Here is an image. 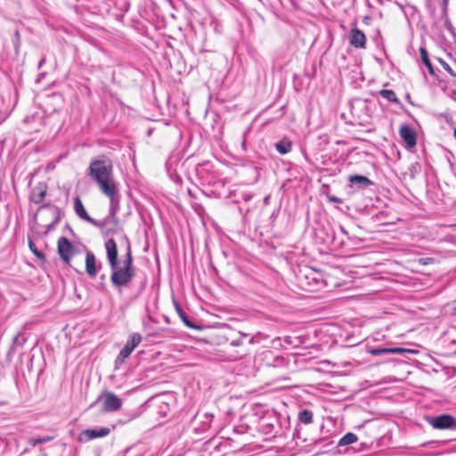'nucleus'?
Here are the masks:
<instances>
[{
  "label": "nucleus",
  "mask_w": 456,
  "mask_h": 456,
  "mask_svg": "<svg viewBox=\"0 0 456 456\" xmlns=\"http://www.w3.org/2000/svg\"><path fill=\"white\" fill-rule=\"evenodd\" d=\"M57 222H58V218H55V220H54L52 224H47V225H46V231H45V232H48L49 231H51V230L54 227V225H55V224H56Z\"/></svg>",
  "instance_id": "27"
},
{
  "label": "nucleus",
  "mask_w": 456,
  "mask_h": 456,
  "mask_svg": "<svg viewBox=\"0 0 456 456\" xmlns=\"http://www.w3.org/2000/svg\"><path fill=\"white\" fill-rule=\"evenodd\" d=\"M176 309H177V312L179 313L180 316L182 317L183 322L185 323V325L188 327H192L190 321L186 317V314L183 312V310L177 305H176Z\"/></svg>",
  "instance_id": "24"
},
{
  "label": "nucleus",
  "mask_w": 456,
  "mask_h": 456,
  "mask_svg": "<svg viewBox=\"0 0 456 456\" xmlns=\"http://www.w3.org/2000/svg\"><path fill=\"white\" fill-rule=\"evenodd\" d=\"M46 194V185L45 183H38L36 185L31 192L30 200L36 204L41 203Z\"/></svg>",
  "instance_id": "11"
},
{
  "label": "nucleus",
  "mask_w": 456,
  "mask_h": 456,
  "mask_svg": "<svg viewBox=\"0 0 456 456\" xmlns=\"http://www.w3.org/2000/svg\"><path fill=\"white\" fill-rule=\"evenodd\" d=\"M349 43L354 48H365L366 37L365 34L359 28H354L348 34Z\"/></svg>",
  "instance_id": "7"
},
{
  "label": "nucleus",
  "mask_w": 456,
  "mask_h": 456,
  "mask_svg": "<svg viewBox=\"0 0 456 456\" xmlns=\"http://www.w3.org/2000/svg\"><path fill=\"white\" fill-rule=\"evenodd\" d=\"M240 344H241V342H240V340H238V339L232 340V341L231 342V345H232V346H239Z\"/></svg>",
  "instance_id": "28"
},
{
  "label": "nucleus",
  "mask_w": 456,
  "mask_h": 456,
  "mask_svg": "<svg viewBox=\"0 0 456 456\" xmlns=\"http://www.w3.org/2000/svg\"><path fill=\"white\" fill-rule=\"evenodd\" d=\"M298 421L299 423L308 425L313 422L314 414L312 411L305 409L298 412Z\"/></svg>",
  "instance_id": "16"
},
{
  "label": "nucleus",
  "mask_w": 456,
  "mask_h": 456,
  "mask_svg": "<svg viewBox=\"0 0 456 456\" xmlns=\"http://www.w3.org/2000/svg\"><path fill=\"white\" fill-rule=\"evenodd\" d=\"M133 351L134 348H132L130 345L126 343L115 360V368L118 369L119 366L125 362L126 359L129 357Z\"/></svg>",
  "instance_id": "13"
},
{
  "label": "nucleus",
  "mask_w": 456,
  "mask_h": 456,
  "mask_svg": "<svg viewBox=\"0 0 456 456\" xmlns=\"http://www.w3.org/2000/svg\"><path fill=\"white\" fill-rule=\"evenodd\" d=\"M329 200L331 202L342 203V200L338 198V197H336V196H329Z\"/></svg>",
  "instance_id": "26"
},
{
  "label": "nucleus",
  "mask_w": 456,
  "mask_h": 456,
  "mask_svg": "<svg viewBox=\"0 0 456 456\" xmlns=\"http://www.w3.org/2000/svg\"><path fill=\"white\" fill-rule=\"evenodd\" d=\"M58 252L61 258L65 262H69L73 256L74 247L66 237H61L58 240Z\"/></svg>",
  "instance_id": "6"
},
{
  "label": "nucleus",
  "mask_w": 456,
  "mask_h": 456,
  "mask_svg": "<svg viewBox=\"0 0 456 456\" xmlns=\"http://www.w3.org/2000/svg\"><path fill=\"white\" fill-rule=\"evenodd\" d=\"M75 211L80 218H82L83 220H86V222L90 223L91 224L94 225L95 227L102 228L103 226H105V224L107 223L106 219L104 221L101 222V221H97V220L92 218L91 216H89L83 203L81 202V200L78 198H77L75 200Z\"/></svg>",
  "instance_id": "5"
},
{
  "label": "nucleus",
  "mask_w": 456,
  "mask_h": 456,
  "mask_svg": "<svg viewBox=\"0 0 456 456\" xmlns=\"http://www.w3.org/2000/svg\"><path fill=\"white\" fill-rule=\"evenodd\" d=\"M292 143L288 139H282L275 143V149L281 154H287L291 151Z\"/></svg>",
  "instance_id": "15"
},
{
  "label": "nucleus",
  "mask_w": 456,
  "mask_h": 456,
  "mask_svg": "<svg viewBox=\"0 0 456 456\" xmlns=\"http://www.w3.org/2000/svg\"><path fill=\"white\" fill-rule=\"evenodd\" d=\"M427 420L436 429L456 430V419L450 414L428 417Z\"/></svg>",
  "instance_id": "3"
},
{
  "label": "nucleus",
  "mask_w": 456,
  "mask_h": 456,
  "mask_svg": "<svg viewBox=\"0 0 456 456\" xmlns=\"http://www.w3.org/2000/svg\"><path fill=\"white\" fill-rule=\"evenodd\" d=\"M53 439L52 436H42V437H31L28 440L29 444L36 446L39 444H45L50 442Z\"/></svg>",
  "instance_id": "22"
},
{
  "label": "nucleus",
  "mask_w": 456,
  "mask_h": 456,
  "mask_svg": "<svg viewBox=\"0 0 456 456\" xmlns=\"http://www.w3.org/2000/svg\"><path fill=\"white\" fill-rule=\"evenodd\" d=\"M20 332L17 333L13 338V345H22L23 341H20Z\"/></svg>",
  "instance_id": "25"
},
{
  "label": "nucleus",
  "mask_w": 456,
  "mask_h": 456,
  "mask_svg": "<svg viewBox=\"0 0 456 456\" xmlns=\"http://www.w3.org/2000/svg\"><path fill=\"white\" fill-rule=\"evenodd\" d=\"M12 41H13L15 52L18 53L19 48H20V44H21V39H20V35L19 30H15V32H14V38H13Z\"/></svg>",
  "instance_id": "23"
},
{
  "label": "nucleus",
  "mask_w": 456,
  "mask_h": 456,
  "mask_svg": "<svg viewBox=\"0 0 456 456\" xmlns=\"http://www.w3.org/2000/svg\"><path fill=\"white\" fill-rule=\"evenodd\" d=\"M455 310H456V306H455Z\"/></svg>",
  "instance_id": "34"
},
{
  "label": "nucleus",
  "mask_w": 456,
  "mask_h": 456,
  "mask_svg": "<svg viewBox=\"0 0 456 456\" xmlns=\"http://www.w3.org/2000/svg\"><path fill=\"white\" fill-rule=\"evenodd\" d=\"M453 134H454V137L456 139V128L454 129Z\"/></svg>",
  "instance_id": "33"
},
{
  "label": "nucleus",
  "mask_w": 456,
  "mask_h": 456,
  "mask_svg": "<svg viewBox=\"0 0 456 456\" xmlns=\"http://www.w3.org/2000/svg\"><path fill=\"white\" fill-rule=\"evenodd\" d=\"M379 94L390 102L399 103V100L393 90L383 89L379 91Z\"/></svg>",
  "instance_id": "18"
},
{
  "label": "nucleus",
  "mask_w": 456,
  "mask_h": 456,
  "mask_svg": "<svg viewBox=\"0 0 456 456\" xmlns=\"http://www.w3.org/2000/svg\"><path fill=\"white\" fill-rule=\"evenodd\" d=\"M99 400H102V411L106 412L116 411L122 406V400L112 392H103Z\"/></svg>",
  "instance_id": "4"
},
{
  "label": "nucleus",
  "mask_w": 456,
  "mask_h": 456,
  "mask_svg": "<svg viewBox=\"0 0 456 456\" xmlns=\"http://www.w3.org/2000/svg\"><path fill=\"white\" fill-rule=\"evenodd\" d=\"M368 353L371 355H379L383 354H402L406 352H411V350L403 348V347H369Z\"/></svg>",
  "instance_id": "9"
},
{
  "label": "nucleus",
  "mask_w": 456,
  "mask_h": 456,
  "mask_svg": "<svg viewBox=\"0 0 456 456\" xmlns=\"http://www.w3.org/2000/svg\"><path fill=\"white\" fill-rule=\"evenodd\" d=\"M444 68H445V69H446L448 72H450L451 74H452V69L450 68V66H449L448 64L444 63Z\"/></svg>",
  "instance_id": "30"
},
{
  "label": "nucleus",
  "mask_w": 456,
  "mask_h": 456,
  "mask_svg": "<svg viewBox=\"0 0 456 456\" xmlns=\"http://www.w3.org/2000/svg\"><path fill=\"white\" fill-rule=\"evenodd\" d=\"M420 58L422 62L425 64V66L428 68V72L430 74H434V68L432 66V63L428 58V51L425 48H420Z\"/></svg>",
  "instance_id": "17"
},
{
  "label": "nucleus",
  "mask_w": 456,
  "mask_h": 456,
  "mask_svg": "<svg viewBox=\"0 0 456 456\" xmlns=\"http://www.w3.org/2000/svg\"><path fill=\"white\" fill-rule=\"evenodd\" d=\"M357 441V436L354 433H347L342 436L338 442L339 446L348 445Z\"/></svg>",
  "instance_id": "19"
},
{
  "label": "nucleus",
  "mask_w": 456,
  "mask_h": 456,
  "mask_svg": "<svg viewBox=\"0 0 456 456\" xmlns=\"http://www.w3.org/2000/svg\"><path fill=\"white\" fill-rule=\"evenodd\" d=\"M399 134L409 148H412L416 145V134L411 126L406 125L402 126Z\"/></svg>",
  "instance_id": "8"
},
{
  "label": "nucleus",
  "mask_w": 456,
  "mask_h": 456,
  "mask_svg": "<svg viewBox=\"0 0 456 456\" xmlns=\"http://www.w3.org/2000/svg\"><path fill=\"white\" fill-rule=\"evenodd\" d=\"M348 182L351 185H357L358 188H366L371 184V182L368 177L359 175H350Z\"/></svg>",
  "instance_id": "14"
},
{
  "label": "nucleus",
  "mask_w": 456,
  "mask_h": 456,
  "mask_svg": "<svg viewBox=\"0 0 456 456\" xmlns=\"http://www.w3.org/2000/svg\"><path fill=\"white\" fill-rule=\"evenodd\" d=\"M28 247H29V249L33 252V254L40 260L42 261H45V255L39 251L36 246V244L33 242L32 240H28Z\"/></svg>",
  "instance_id": "21"
},
{
  "label": "nucleus",
  "mask_w": 456,
  "mask_h": 456,
  "mask_svg": "<svg viewBox=\"0 0 456 456\" xmlns=\"http://www.w3.org/2000/svg\"><path fill=\"white\" fill-rule=\"evenodd\" d=\"M141 341L142 336L139 333H133L126 341V344L130 345V346L134 349Z\"/></svg>",
  "instance_id": "20"
},
{
  "label": "nucleus",
  "mask_w": 456,
  "mask_h": 456,
  "mask_svg": "<svg viewBox=\"0 0 456 456\" xmlns=\"http://www.w3.org/2000/svg\"><path fill=\"white\" fill-rule=\"evenodd\" d=\"M88 175L96 183L100 191L110 199V215L115 216L119 208L120 194L113 177V165L104 156L93 159L88 167Z\"/></svg>",
  "instance_id": "1"
},
{
  "label": "nucleus",
  "mask_w": 456,
  "mask_h": 456,
  "mask_svg": "<svg viewBox=\"0 0 456 456\" xmlns=\"http://www.w3.org/2000/svg\"><path fill=\"white\" fill-rule=\"evenodd\" d=\"M86 270L91 278H94L98 273L96 258L93 252L87 251L86 256Z\"/></svg>",
  "instance_id": "10"
},
{
  "label": "nucleus",
  "mask_w": 456,
  "mask_h": 456,
  "mask_svg": "<svg viewBox=\"0 0 456 456\" xmlns=\"http://www.w3.org/2000/svg\"><path fill=\"white\" fill-rule=\"evenodd\" d=\"M124 240L126 244V250L122 265L118 264L116 241L113 239H109L105 242L107 259L111 271L110 281L116 288L128 286L135 275L133 267L131 244L126 236L124 237Z\"/></svg>",
  "instance_id": "2"
},
{
  "label": "nucleus",
  "mask_w": 456,
  "mask_h": 456,
  "mask_svg": "<svg viewBox=\"0 0 456 456\" xmlns=\"http://www.w3.org/2000/svg\"><path fill=\"white\" fill-rule=\"evenodd\" d=\"M241 146H242L243 150L246 151V140L245 139H243Z\"/></svg>",
  "instance_id": "32"
},
{
  "label": "nucleus",
  "mask_w": 456,
  "mask_h": 456,
  "mask_svg": "<svg viewBox=\"0 0 456 456\" xmlns=\"http://www.w3.org/2000/svg\"><path fill=\"white\" fill-rule=\"evenodd\" d=\"M110 430L108 428H101L100 429H86L83 432V436L86 437L87 440H92L98 437H104L110 434Z\"/></svg>",
  "instance_id": "12"
},
{
  "label": "nucleus",
  "mask_w": 456,
  "mask_h": 456,
  "mask_svg": "<svg viewBox=\"0 0 456 456\" xmlns=\"http://www.w3.org/2000/svg\"><path fill=\"white\" fill-rule=\"evenodd\" d=\"M449 0H443L444 12H446Z\"/></svg>",
  "instance_id": "29"
},
{
  "label": "nucleus",
  "mask_w": 456,
  "mask_h": 456,
  "mask_svg": "<svg viewBox=\"0 0 456 456\" xmlns=\"http://www.w3.org/2000/svg\"><path fill=\"white\" fill-rule=\"evenodd\" d=\"M293 437H294V438H299V430H298V429H297V430L295 431V433H294V435H293Z\"/></svg>",
  "instance_id": "31"
}]
</instances>
